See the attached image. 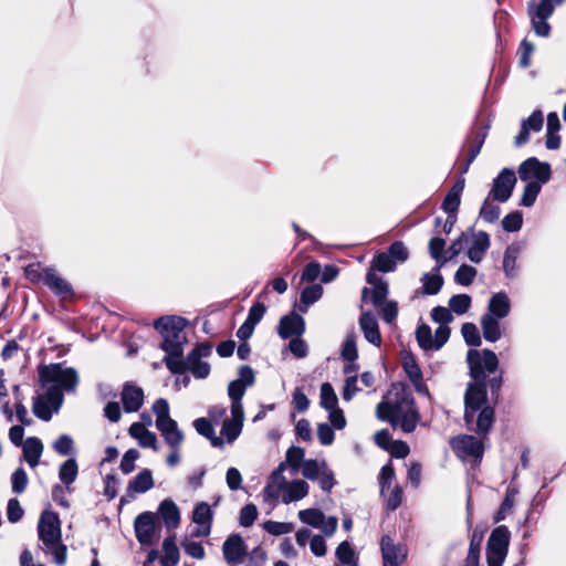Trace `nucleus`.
Listing matches in <instances>:
<instances>
[{
	"label": "nucleus",
	"instance_id": "1",
	"mask_svg": "<svg viewBox=\"0 0 566 566\" xmlns=\"http://www.w3.org/2000/svg\"><path fill=\"white\" fill-rule=\"evenodd\" d=\"M467 364L472 381L468 382L464 392L463 420L469 431L486 437L495 423L494 407L488 403V389L493 402L497 403L503 386V371L499 370L496 354L489 348L469 349Z\"/></svg>",
	"mask_w": 566,
	"mask_h": 566
},
{
	"label": "nucleus",
	"instance_id": "2",
	"mask_svg": "<svg viewBox=\"0 0 566 566\" xmlns=\"http://www.w3.org/2000/svg\"><path fill=\"white\" fill-rule=\"evenodd\" d=\"M212 348V344L205 340L197 343L188 353L186 359L182 355L178 358L164 357L163 361L172 375H184L189 371L196 379H206L210 375L211 367L202 358L211 356Z\"/></svg>",
	"mask_w": 566,
	"mask_h": 566
},
{
	"label": "nucleus",
	"instance_id": "3",
	"mask_svg": "<svg viewBox=\"0 0 566 566\" xmlns=\"http://www.w3.org/2000/svg\"><path fill=\"white\" fill-rule=\"evenodd\" d=\"M38 536L45 546V552L53 555L54 563L63 566L67 559V547L62 542V530L59 514L45 510L38 522Z\"/></svg>",
	"mask_w": 566,
	"mask_h": 566
},
{
	"label": "nucleus",
	"instance_id": "4",
	"mask_svg": "<svg viewBox=\"0 0 566 566\" xmlns=\"http://www.w3.org/2000/svg\"><path fill=\"white\" fill-rule=\"evenodd\" d=\"M188 321L177 315H165L154 322V328L161 335L159 348L166 353L165 357L178 358L184 355V344L187 342L182 335Z\"/></svg>",
	"mask_w": 566,
	"mask_h": 566
},
{
	"label": "nucleus",
	"instance_id": "5",
	"mask_svg": "<svg viewBox=\"0 0 566 566\" xmlns=\"http://www.w3.org/2000/svg\"><path fill=\"white\" fill-rule=\"evenodd\" d=\"M39 380L42 386L56 384L62 390H74L78 384L77 371L73 367L63 368L62 364L54 363L39 367Z\"/></svg>",
	"mask_w": 566,
	"mask_h": 566
},
{
	"label": "nucleus",
	"instance_id": "6",
	"mask_svg": "<svg viewBox=\"0 0 566 566\" xmlns=\"http://www.w3.org/2000/svg\"><path fill=\"white\" fill-rule=\"evenodd\" d=\"M565 1L566 0H539L538 2H528L527 13L536 35L542 38L549 36L552 27L547 22V19L553 15L555 6H559Z\"/></svg>",
	"mask_w": 566,
	"mask_h": 566
},
{
	"label": "nucleus",
	"instance_id": "7",
	"mask_svg": "<svg viewBox=\"0 0 566 566\" xmlns=\"http://www.w3.org/2000/svg\"><path fill=\"white\" fill-rule=\"evenodd\" d=\"M450 447L461 460H472V467L482 462L485 447L482 440L471 434H459L450 440Z\"/></svg>",
	"mask_w": 566,
	"mask_h": 566
},
{
	"label": "nucleus",
	"instance_id": "8",
	"mask_svg": "<svg viewBox=\"0 0 566 566\" xmlns=\"http://www.w3.org/2000/svg\"><path fill=\"white\" fill-rule=\"evenodd\" d=\"M392 386L396 389L395 401L406 405V411L402 415L401 430L405 433H410L415 431L421 419L416 399L406 384L399 382L394 384Z\"/></svg>",
	"mask_w": 566,
	"mask_h": 566
},
{
	"label": "nucleus",
	"instance_id": "9",
	"mask_svg": "<svg viewBox=\"0 0 566 566\" xmlns=\"http://www.w3.org/2000/svg\"><path fill=\"white\" fill-rule=\"evenodd\" d=\"M134 530L140 545H154L156 532L160 530L157 515L149 511L138 514L134 521Z\"/></svg>",
	"mask_w": 566,
	"mask_h": 566
},
{
	"label": "nucleus",
	"instance_id": "10",
	"mask_svg": "<svg viewBox=\"0 0 566 566\" xmlns=\"http://www.w3.org/2000/svg\"><path fill=\"white\" fill-rule=\"evenodd\" d=\"M518 177L523 181H538L544 185L552 177V169L548 163L539 161L536 157L525 159L518 167Z\"/></svg>",
	"mask_w": 566,
	"mask_h": 566
},
{
	"label": "nucleus",
	"instance_id": "11",
	"mask_svg": "<svg viewBox=\"0 0 566 566\" xmlns=\"http://www.w3.org/2000/svg\"><path fill=\"white\" fill-rule=\"evenodd\" d=\"M516 181L515 172L510 168H503L493 180L489 198L493 201L506 202L513 193Z\"/></svg>",
	"mask_w": 566,
	"mask_h": 566
},
{
	"label": "nucleus",
	"instance_id": "12",
	"mask_svg": "<svg viewBox=\"0 0 566 566\" xmlns=\"http://www.w3.org/2000/svg\"><path fill=\"white\" fill-rule=\"evenodd\" d=\"M306 329L305 319L302 315L295 311L283 315L276 327L277 334L282 339H289L292 337H301Z\"/></svg>",
	"mask_w": 566,
	"mask_h": 566
},
{
	"label": "nucleus",
	"instance_id": "13",
	"mask_svg": "<svg viewBox=\"0 0 566 566\" xmlns=\"http://www.w3.org/2000/svg\"><path fill=\"white\" fill-rule=\"evenodd\" d=\"M43 284L63 301H72L75 296L72 285L61 277L52 268L43 270Z\"/></svg>",
	"mask_w": 566,
	"mask_h": 566
},
{
	"label": "nucleus",
	"instance_id": "14",
	"mask_svg": "<svg viewBox=\"0 0 566 566\" xmlns=\"http://www.w3.org/2000/svg\"><path fill=\"white\" fill-rule=\"evenodd\" d=\"M366 282L373 285V289L364 287L361 291V298L366 301V296L370 293V302L374 306L380 307L387 301L389 294L388 283L378 276L376 273L367 272Z\"/></svg>",
	"mask_w": 566,
	"mask_h": 566
},
{
	"label": "nucleus",
	"instance_id": "15",
	"mask_svg": "<svg viewBox=\"0 0 566 566\" xmlns=\"http://www.w3.org/2000/svg\"><path fill=\"white\" fill-rule=\"evenodd\" d=\"M222 553L227 564L234 566L240 564L248 555V547L241 535L233 533L224 541L222 545Z\"/></svg>",
	"mask_w": 566,
	"mask_h": 566
},
{
	"label": "nucleus",
	"instance_id": "16",
	"mask_svg": "<svg viewBox=\"0 0 566 566\" xmlns=\"http://www.w3.org/2000/svg\"><path fill=\"white\" fill-rule=\"evenodd\" d=\"M120 396L124 411L127 413L138 411L144 403V390L132 382L124 384Z\"/></svg>",
	"mask_w": 566,
	"mask_h": 566
},
{
	"label": "nucleus",
	"instance_id": "17",
	"mask_svg": "<svg viewBox=\"0 0 566 566\" xmlns=\"http://www.w3.org/2000/svg\"><path fill=\"white\" fill-rule=\"evenodd\" d=\"M464 186L465 179L463 177H459L453 186L449 189L441 205V209L446 213L458 214Z\"/></svg>",
	"mask_w": 566,
	"mask_h": 566
},
{
	"label": "nucleus",
	"instance_id": "18",
	"mask_svg": "<svg viewBox=\"0 0 566 566\" xmlns=\"http://www.w3.org/2000/svg\"><path fill=\"white\" fill-rule=\"evenodd\" d=\"M380 551L382 564H399L406 559V554H401L400 545L394 543L390 535L385 534L380 538Z\"/></svg>",
	"mask_w": 566,
	"mask_h": 566
},
{
	"label": "nucleus",
	"instance_id": "19",
	"mask_svg": "<svg viewBox=\"0 0 566 566\" xmlns=\"http://www.w3.org/2000/svg\"><path fill=\"white\" fill-rule=\"evenodd\" d=\"M359 325L365 338L375 346H380L381 334L377 318L371 312H364L359 317Z\"/></svg>",
	"mask_w": 566,
	"mask_h": 566
},
{
	"label": "nucleus",
	"instance_id": "20",
	"mask_svg": "<svg viewBox=\"0 0 566 566\" xmlns=\"http://www.w3.org/2000/svg\"><path fill=\"white\" fill-rule=\"evenodd\" d=\"M511 532L507 526L499 525L494 527L486 543V551L509 552Z\"/></svg>",
	"mask_w": 566,
	"mask_h": 566
},
{
	"label": "nucleus",
	"instance_id": "21",
	"mask_svg": "<svg viewBox=\"0 0 566 566\" xmlns=\"http://www.w3.org/2000/svg\"><path fill=\"white\" fill-rule=\"evenodd\" d=\"M158 514L168 530L177 528L180 525V511L171 499H165L160 502Z\"/></svg>",
	"mask_w": 566,
	"mask_h": 566
},
{
	"label": "nucleus",
	"instance_id": "22",
	"mask_svg": "<svg viewBox=\"0 0 566 566\" xmlns=\"http://www.w3.org/2000/svg\"><path fill=\"white\" fill-rule=\"evenodd\" d=\"M488 126L481 125L471 132V135L467 138V154L469 163H473L474 159L481 151V148L485 142L488 135Z\"/></svg>",
	"mask_w": 566,
	"mask_h": 566
},
{
	"label": "nucleus",
	"instance_id": "23",
	"mask_svg": "<svg viewBox=\"0 0 566 566\" xmlns=\"http://www.w3.org/2000/svg\"><path fill=\"white\" fill-rule=\"evenodd\" d=\"M157 429L169 448L180 449L185 440V434L178 428V423L175 419L158 426Z\"/></svg>",
	"mask_w": 566,
	"mask_h": 566
},
{
	"label": "nucleus",
	"instance_id": "24",
	"mask_svg": "<svg viewBox=\"0 0 566 566\" xmlns=\"http://www.w3.org/2000/svg\"><path fill=\"white\" fill-rule=\"evenodd\" d=\"M490 248V235L485 231L474 234L473 243L468 250V258L474 263H480Z\"/></svg>",
	"mask_w": 566,
	"mask_h": 566
},
{
	"label": "nucleus",
	"instance_id": "25",
	"mask_svg": "<svg viewBox=\"0 0 566 566\" xmlns=\"http://www.w3.org/2000/svg\"><path fill=\"white\" fill-rule=\"evenodd\" d=\"M488 313L499 319L506 317L511 311V302L506 293H495L489 301Z\"/></svg>",
	"mask_w": 566,
	"mask_h": 566
},
{
	"label": "nucleus",
	"instance_id": "26",
	"mask_svg": "<svg viewBox=\"0 0 566 566\" xmlns=\"http://www.w3.org/2000/svg\"><path fill=\"white\" fill-rule=\"evenodd\" d=\"M282 489H284L282 501L289 504L304 499L308 494L310 486L304 480H293L290 483L286 482Z\"/></svg>",
	"mask_w": 566,
	"mask_h": 566
},
{
	"label": "nucleus",
	"instance_id": "27",
	"mask_svg": "<svg viewBox=\"0 0 566 566\" xmlns=\"http://www.w3.org/2000/svg\"><path fill=\"white\" fill-rule=\"evenodd\" d=\"M43 452V443L36 437H29L23 444V458L27 463L34 468L39 464Z\"/></svg>",
	"mask_w": 566,
	"mask_h": 566
},
{
	"label": "nucleus",
	"instance_id": "28",
	"mask_svg": "<svg viewBox=\"0 0 566 566\" xmlns=\"http://www.w3.org/2000/svg\"><path fill=\"white\" fill-rule=\"evenodd\" d=\"M481 328L482 334L485 340L490 343H495L502 337V331L500 326L499 318L490 315L483 314L481 316Z\"/></svg>",
	"mask_w": 566,
	"mask_h": 566
},
{
	"label": "nucleus",
	"instance_id": "29",
	"mask_svg": "<svg viewBox=\"0 0 566 566\" xmlns=\"http://www.w3.org/2000/svg\"><path fill=\"white\" fill-rule=\"evenodd\" d=\"M154 486L153 473L149 469H143L139 473L129 481L127 493H145Z\"/></svg>",
	"mask_w": 566,
	"mask_h": 566
},
{
	"label": "nucleus",
	"instance_id": "30",
	"mask_svg": "<svg viewBox=\"0 0 566 566\" xmlns=\"http://www.w3.org/2000/svg\"><path fill=\"white\" fill-rule=\"evenodd\" d=\"M164 556L160 558L161 566H175L180 558L179 548L176 544V535L167 536L163 542Z\"/></svg>",
	"mask_w": 566,
	"mask_h": 566
},
{
	"label": "nucleus",
	"instance_id": "31",
	"mask_svg": "<svg viewBox=\"0 0 566 566\" xmlns=\"http://www.w3.org/2000/svg\"><path fill=\"white\" fill-rule=\"evenodd\" d=\"M78 474V465L74 458L64 461L59 468V479L70 491V485L75 482Z\"/></svg>",
	"mask_w": 566,
	"mask_h": 566
},
{
	"label": "nucleus",
	"instance_id": "32",
	"mask_svg": "<svg viewBox=\"0 0 566 566\" xmlns=\"http://www.w3.org/2000/svg\"><path fill=\"white\" fill-rule=\"evenodd\" d=\"M397 263L390 258L387 252H377L369 265L368 272L376 273V271L388 273L396 270Z\"/></svg>",
	"mask_w": 566,
	"mask_h": 566
},
{
	"label": "nucleus",
	"instance_id": "33",
	"mask_svg": "<svg viewBox=\"0 0 566 566\" xmlns=\"http://www.w3.org/2000/svg\"><path fill=\"white\" fill-rule=\"evenodd\" d=\"M323 295V287L319 284H312L305 286L300 295V310L305 313L307 306L317 302Z\"/></svg>",
	"mask_w": 566,
	"mask_h": 566
},
{
	"label": "nucleus",
	"instance_id": "34",
	"mask_svg": "<svg viewBox=\"0 0 566 566\" xmlns=\"http://www.w3.org/2000/svg\"><path fill=\"white\" fill-rule=\"evenodd\" d=\"M335 555L344 566H358V556L348 541L338 544Z\"/></svg>",
	"mask_w": 566,
	"mask_h": 566
},
{
	"label": "nucleus",
	"instance_id": "35",
	"mask_svg": "<svg viewBox=\"0 0 566 566\" xmlns=\"http://www.w3.org/2000/svg\"><path fill=\"white\" fill-rule=\"evenodd\" d=\"M191 520L196 524L211 525L213 522V511L207 502H199L195 505Z\"/></svg>",
	"mask_w": 566,
	"mask_h": 566
},
{
	"label": "nucleus",
	"instance_id": "36",
	"mask_svg": "<svg viewBox=\"0 0 566 566\" xmlns=\"http://www.w3.org/2000/svg\"><path fill=\"white\" fill-rule=\"evenodd\" d=\"M517 490L509 486L505 491V496L493 516V522L499 523L503 521L506 514L513 509Z\"/></svg>",
	"mask_w": 566,
	"mask_h": 566
},
{
	"label": "nucleus",
	"instance_id": "37",
	"mask_svg": "<svg viewBox=\"0 0 566 566\" xmlns=\"http://www.w3.org/2000/svg\"><path fill=\"white\" fill-rule=\"evenodd\" d=\"M319 406L325 410L338 407V397L333 386L327 381L321 385Z\"/></svg>",
	"mask_w": 566,
	"mask_h": 566
},
{
	"label": "nucleus",
	"instance_id": "38",
	"mask_svg": "<svg viewBox=\"0 0 566 566\" xmlns=\"http://www.w3.org/2000/svg\"><path fill=\"white\" fill-rule=\"evenodd\" d=\"M421 282L423 284L422 289H423L424 294L436 295L441 291L444 280H443V276L439 273H437V274L424 273L421 277Z\"/></svg>",
	"mask_w": 566,
	"mask_h": 566
},
{
	"label": "nucleus",
	"instance_id": "39",
	"mask_svg": "<svg viewBox=\"0 0 566 566\" xmlns=\"http://www.w3.org/2000/svg\"><path fill=\"white\" fill-rule=\"evenodd\" d=\"M520 249L515 245H509L503 256V271L507 277H514L516 275V260L518 256Z\"/></svg>",
	"mask_w": 566,
	"mask_h": 566
},
{
	"label": "nucleus",
	"instance_id": "40",
	"mask_svg": "<svg viewBox=\"0 0 566 566\" xmlns=\"http://www.w3.org/2000/svg\"><path fill=\"white\" fill-rule=\"evenodd\" d=\"M402 488L396 484L391 490H386V496L384 497V507L388 512L396 511L402 503Z\"/></svg>",
	"mask_w": 566,
	"mask_h": 566
},
{
	"label": "nucleus",
	"instance_id": "41",
	"mask_svg": "<svg viewBox=\"0 0 566 566\" xmlns=\"http://www.w3.org/2000/svg\"><path fill=\"white\" fill-rule=\"evenodd\" d=\"M298 518L313 527H321L325 520V514L319 509H306L298 512Z\"/></svg>",
	"mask_w": 566,
	"mask_h": 566
},
{
	"label": "nucleus",
	"instance_id": "42",
	"mask_svg": "<svg viewBox=\"0 0 566 566\" xmlns=\"http://www.w3.org/2000/svg\"><path fill=\"white\" fill-rule=\"evenodd\" d=\"M472 303V298L468 294H455L449 300V308L457 315L465 314Z\"/></svg>",
	"mask_w": 566,
	"mask_h": 566
},
{
	"label": "nucleus",
	"instance_id": "43",
	"mask_svg": "<svg viewBox=\"0 0 566 566\" xmlns=\"http://www.w3.org/2000/svg\"><path fill=\"white\" fill-rule=\"evenodd\" d=\"M492 198L486 197V199L483 201L482 207L479 212V217L482 218L488 223H494L497 221L501 208L493 203Z\"/></svg>",
	"mask_w": 566,
	"mask_h": 566
},
{
	"label": "nucleus",
	"instance_id": "44",
	"mask_svg": "<svg viewBox=\"0 0 566 566\" xmlns=\"http://www.w3.org/2000/svg\"><path fill=\"white\" fill-rule=\"evenodd\" d=\"M542 184L538 181H527L524 187V191L520 201V206L522 207H532L538 193L541 192Z\"/></svg>",
	"mask_w": 566,
	"mask_h": 566
},
{
	"label": "nucleus",
	"instance_id": "45",
	"mask_svg": "<svg viewBox=\"0 0 566 566\" xmlns=\"http://www.w3.org/2000/svg\"><path fill=\"white\" fill-rule=\"evenodd\" d=\"M396 479L395 468L391 461L385 464L379 473V486L380 495L386 496V490L391 488L394 480Z\"/></svg>",
	"mask_w": 566,
	"mask_h": 566
},
{
	"label": "nucleus",
	"instance_id": "46",
	"mask_svg": "<svg viewBox=\"0 0 566 566\" xmlns=\"http://www.w3.org/2000/svg\"><path fill=\"white\" fill-rule=\"evenodd\" d=\"M535 46L527 39H523L517 49L518 65L522 69L531 66V56L534 53Z\"/></svg>",
	"mask_w": 566,
	"mask_h": 566
},
{
	"label": "nucleus",
	"instance_id": "47",
	"mask_svg": "<svg viewBox=\"0 0 566 566\" xmlns=\"http://www.w3.org/2000/svg\"><path fill=\"white\" fill-rule=\"evenodd\" d=\"M153 411L156 415V427L174 420L169 416V403L165 398H158L154 402Z\"/></svg>",
	"mask_w": 566,
	"mask_h": 566
},
{
	"label": "nucleus",
	"instance_id": "48",
	"mask_svg": "<svg viewBox=\"0 0 566 566\" xmlns=\"http://www.w3.org/2000/svg\"><path fill=\"white\" fill-rule=\"evenodd\" d=\"M461 334L467 345L472 347L481 346L482 338L475 324L464 323L461 327Z\"/></svg>",
	"mask_w": 566,
	"mask_h": 566
},
{
	"label": "nucleus",
	"instance_id": "49",
	"mask_svg": "<svg viewBox=\"0 0 566 566\" xmlns=\"http://www.w3.org/2000/svg\"><path fill=\"white\" fill-rule=\"evenodd\" d=\"M446 240L440 237H433L429 241V252L433 260H436L439 265L436 268L439 271L441 265V261L446 256Z\"/></svg>",
	"mask_w": 566,
	"mask_h": 566
},
{
	"label": "nucleus",
	"instance_id": "50",
	"mask_svg": "<svg viewBox=\"0 0 566 566\" xmlns=\"http://www.w3.org/2000/svg\"><path fill=\"white\" fill-rule=\"evenodd\" d=\"M402 368L407 374L410 382L413 380H418L420 377H422L421 368L412 354H408L403 357Z\"/></svg>",
	"mask_w": 566,
	"mask_h": 566
},
{
	"label": "nucleus",
	"instance_id": "51",
	"mask_svg": "<svg viewBox=\"0 0 566 566\" xmlns=\"http://www.w3.org/2000/svg\"><path fill=\"white\" fill-rule=\"evenodd\" d=\"M340 356L346 361H355L358 358L356 337L354 334L346 336L342 345Z\"/></svg>",
	"mask_w": 566,
	"mask_h": 566
},
{
	"label": "nucleus",
	"instance_id": "52",
	"mask_svg": "<svg viewBox=\"0 0 566 566\" xmlns=\"http://www.w3.org/2000/svg\"><path fill=\"white\" fill-rule=\"evenodd\" d=\"M475 275V268L468 264H462L459 266L454 274V281L460 285L468 286L473 283Z\"/></svg>",
	"mask_w": 566,
	"mask_h": 566
},
{
	"label": "nucleus",
	"instance_id": "53",
	"mask_svg": "<svg viewBox=\"0 0 566 566\" xmlns=\"http://www.w3.org/2000/svg\"><path fill=\"white\" fill-rule=\"evenodd\" d=\"M416 339L423 350H432V333L427 324H421L416 329Z\"/></svg>",
	"mask_w": 566,
	"mask_h": 566
},
{
	"label": "nucleus",
	"instance_id": "54",
	"mask_svg": "<svg viewBox=\"0 0 566 566\" xmlns=\"http://www.w3.org/2000/svg\"><path fill=\"white\" fill-rule=\"evenodd\" d=\"M305 450L302 447L292 446L286 451L285 463L293 470H297L303 464Z\"/></svg>",
	"mask_w": 566,
	"mask_h": 566
},
{
	"label": "nucleus",
	"instance_id": "55",
	"mask_svg": "<svg viewBox=\"0 0 566 566\" xmlns=\"http://www.w3.org/2000/svg\"><path fill=\"white\" fill-rule=\"evenodd\" d=\"M523 226V213L518 210L510 212L502 220V227L506 232H516Z\"/></svg>",
	"mask_w": 566,
	"mask_h": 566
},
{
	"label": "nucleus",
	"instance_id": "56",
	"mask_svg": "<svg viewBox=\"0 0 566 566\" xmlns=\"http://www.w3.org/2000/svg\"><path fill=\"white\" fill-rule=\"evenodd\" d=\"M467 241L468 238L464 232H462L455 240H453L449 248L446 250V256L441 261V265L458 256L463 250L464 243H467Z\"/></svg>",
	"mask_w": 566,
	"mask_h": 566
},
{
	"label": "nucleus",
	"instance_id": "57",
	"mask_svg": "<svg viewBox=\"0 0 566 566\" xmlns=\"http://www.w3.org/2000/svg\"><path fill=\"white\" fill-rule=\"evenodd\" d=\"M258 517V507L253 503L245 504L239 515V523L243 527H250L253 525Z\"/></svg>",
	"mask_w": 566,
	"mask_h": 566
},
{
	"label": "nucleus",
	"instance_id": "58",
	"mask_svg": "<svg viewBox=\"0 0 566 566\" xmlns=\"http://www.w3.org/2000/svg\"><path fill=\"white\" fill-rule=\"evenodd\" d=\"M32 410L33 413L43 421H49L52 418L51 407L43 397L38 396L34 399Z\"/></svg>",
	"mask_w": 566,
	"mask_h": 566
},
{
	"label": "nucleus",
	"instance_id": "59",
	"mask_svg": "<svg viewBox=\"0 0 566 566\" xmlns=\"http://www.w3.org/2000/svg\"><path fill=\"white\" fill-rule=\"evenodd\" d=\"M263 528L271 535L280 536L291 533L293 531V524L276 521H265L263 523Z\"/></svg>",
	"mask_w": 566,
	"mask_h": 566
},
{
	"label": "nucleus",
	"instance_id": "60",
	"mask_svg": "<svg viewBox=\"0 0 566 566\" xmlns=\"http://www.w3.org/2000/svg\"><path fill=\"white\" fill-rule=\"evenodd\" d=\"M53 449L60 455H69L74 450V441H73L71 436H69V434H61L53 442Z\"/></svg>",
	"mask_w": 566,
	"mask_h": 566
},
{
	"label": "nucleus",
	"instance_id": "61",
	"mask_svg": "<svg viewBox=\"0 0 566 566\" xmlns=\"http://www.w3.org/2000/svg\"><path fill=\"white\" fill-rule=\"evenodd\" d=\"M386 252L396 263L397 261L406 262L409 258V251L402 241L392 242Z\"/></svg>",
	"mask_w": 566,
	"mask_h": 566
},
{
	"label": "nucleus",
	"instance_id": "62",
	"mask_svg": "<svg viewBox=\"0 0 566 566\" xmlns=\"http://www.w3.org/2000/svg\"><path fill=\"white\" fill-rule=\"evenodd\" d=\"M28 481V474L24 469L18 468L11 475L12 491L17 494H21L25 491Z\"/></svg>",
	"mask_w": 566,
	"mask_h": 566
},
{
	"label": "nucleus",
	"instance_id": "63",
	"mask_svg": "<svg viewBox=\"0 0 566 566\" xmlns=\"http://www.w3.org/2000/svg\"><path fill=\"white\" fill-rule=\"evenodd\" d=\"M243 424L238 421L226 419L222 423L221 434L226 437L229 443L233 442L241 433Z\"/></svg>",
	"mask_w": 566,
	"mask_h": 566
},
{
	"label": "nucleus",
	"instance_id": "64",
	"mask_svg": "<svg viewBox=\"0 0 566 566\" xmlns=\"http://www.w3.org/2000/svg\"><path fill=\"white\" fill-rule=\"evenodd\" d=\"M139 458V451L136 449L127 450L120 461L119 469L124 474H129L135 470V461Z\"/></svg>",
	"mask_w": 566,
	"mask_h": 566
}]
</instances>
